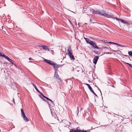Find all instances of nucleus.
<instances>
[{
  "instance_id": "1",
  "label": "nucleus",
  "mask_w": 132,
  "mask_h": 132,
  "mask_svg": "<svg viewBox=\"0 0 132 132\" xmlns=\"http://www.w3.org/2000/svg\"><path fill=\"white\" fill-rule=\"evenodd\" d=\"M67 54L69 56L71 60H74L75 59L74 56L72 55V50L70 46L68 47L67 50Z\"/></svg>"
},
{
  "instance_id": "2",
  "label": "nucleus",
  "mask_w": 132,
  "mask_h": 132,
  "mask_svg": "<svg viewBox=\"0 0 132 132\" xmlns=\"http://www.w3.org/2000/svg\"><path fill=\"white\" fill-rule=\"evenodd\" d=\"M99 14L108 18H112V16H113V15L111 13H110L109 14L106 13L105 11H102L101 12H99Z\"/></svg>"
},
{
  "instance_id": "3",
  "label": "nucleus",
  "mask_w": 132,
  "mask_h": 132,
  "mask_svg": "<svg viewBox=\"0 0 132 132\" xmlns=\"http://www.w3.org/2000/svg\"><path fill=\"white\" fill-rule=\"evenodd\" d=\"M51 66L54 68L55 71L56 70L57 71H58V69L60 67H62V65L57 64L56 63L53 62Z\"/></svg>"
},
{
  "instance_id": "4",
  "label": "nucleus",
  "mask_w": 132,
  "mask_h": 132,
  "mask_svg": "<svg viewBox=\"0 0 132 132\" xmlns=\"http://www.w3.org/2000/svg\"><path fill=\"white\" fill-rule=\"evenodd\" d=\"M41 94L42 96H43L44 98H45L47 100H49L50 101V104H49V106H54V103L52 101L51 99L49 98L48 97L45 96L42 93H41Z\"/></svg>"
},
{
  "instance_id": "5",
  "label": "nucleus",
  "mask_w": 132,
  "mask_h": 132,
  "mask_svg": "<svg viewBox=\"0 0 132 132\" xmlns=\"http://www.w3.org/2000/svg\"><path fill=\"white\" fill-rule=\"evenodd\" d=\"M54 77L57 79H59L60 80H61V78H60V77L59 76V75L58 73H57V70H56V71H55L54 72Z\"/></svg>"
},
{
  "instance_id": "6",
  "label": "nucleus",
  "mask_w": 132,
  "mask_h": 132,
  "mask_svg": "<svg viewBox=\"0 0 132 132\" xmlns=\"http://www.w3.org/2000/svg\"><path fill=\"white\" fill-rule=\"evenodd\" d=\"M98 58L99 57L98 56H95L93 60V63L95 65L96 64Z\"/></svg>"
},
{
  "instance_id": "7",
  "label": "nucleus",
  "mask_w": 132,
  "mask_h": 132,
  "mask_svg": "<svg viewBox=\"0 0 132 132\" xmlns=\"http://www.w3.org/2000/svg\"><path fill=\"white\" fill-rule=\"evenodd\" d=\"M51 114L54 117V118H55L56 117V112H55L56 111L54 110H51Z\"/></svg>"
},
{
  "instance_id": "8",
  "label": "nucleus",
  "mask_w": 132,
  "mask_h": 132,
  "mask_svg": "<svg viewBox=\"0 0 132 132\" xmlns=\"http://www.w3.org/2000/svg\"><path fill=\"white\" fill-rule=\"evenodd\" d=\"M44 61L45 62L47 63L48 64L51 65H52V63L53 62L50 61L49 60L46 59H45L44 60Z\"/></svg>"
},
{
  "instance_id": "9",
  "label": "nucleus",
  "mask_w": 132,
  "mask_h": 132,
  "mask_svg": "<svg viewBox=\"0 0 132 132\" xmlns=\"http://www.w3.org/2000/svg\"><path fill=\"white\" fill-rule=\"evenodd\" d=\"M92 10L93 12V14H99V11L98 10L95 11L93 9H92Z\"/></svg>"
},
{
  "instance_id": "10",
  "label": "nucleus",
  "mask_w": 132,
  "mask_h": 132,
  "mask_svg": "<svg viewBox=\"0 0 132 132\" xmlns=\"http://www.w3.org/2000/svg\"><path fill=\"white\" fill-rule=\"evenodd\" d=\"M6 59H7L12 64H13V61L11 59H10L8 56H6Z\"/></svg>"
},
{
  "instance_id": "11",
  "label": "nucleus",
  "mask_w": 132,
  "mask_h": 132,
  "mask_svg": "<svg viewBox=\"0 0 132 132\" xmlns=\"http://www.w3.org/2000/svg\"><path fill=\"white\" fill-rule=\"evenodd\" d=\"M42 47H43V49L45 50H48V51L50 50V49L48 48V47H47L45 45H43L42 46Z\"/></svg>"
},
{
  "instance_id": "12",
  "label": "nucleus",
  "mask_w": 132,
  "mask_h": 132,
  "mask_svg": "<svg viewBox=\"0 0 132 132\" xmlns=\"http://www.w3.org/2000/svg\"><path fill=\"white\" fill-rule=\"evenodd\" d=\"M94 44L92 46H93L94 48H96L99 50L100 49V48L97 46L95 42V43H94Z\"/></svg>"
},
{
  "instance_id": "13",
  "label": "nucleus",
  "mask_w": 132,
  "mask_h": 132,
  "mask_svg": "<svg viewBox=\"0 0 132 132\" xmlns=\"http://www.w3.org/2000/svg\"><path fill=\"white\" fill-rule=\"evenodd\" d=\"M21 116L22 117H23L25 116V114L24 113V112L22 108H21Z\"/></svg>"
},
{
  "instance_id": "14",
  "label": "nucleus",
  "mask_w": 132,
  "mask_h": 132,
  "mask_svg": "<svg viewBox=\"0 0 132 132\" xmlns=\"http://www.w3.org/2000/svg\"><path fill=\"white\" fill-rule=\"evenodd\" d=\"M109 43L110 44H115V45H117L119 46H121V47H122L121 45H120L119 44L117 43H115L112 42H109Z\"/></svg>"
},
{
  "instance_id": "15",
  "label": "nucleus",
  "mask_w": 132,
  "mask_h": 132,
  "mask_svg": "<svg viewBox=\"0 0 132 132\" xmlns=\"http://www.w3.org/2000/svg\"><path fill=\"white\" fill-rule=\"evenodd\" d=\"M120 21L122 23H123L124 24H128L129 23V22L125 21V20H123L122 19H120Z\"/></svg>"
},
{
  "instance_id": "16",
  "label": "nucleus",
  "mask_w": 132,
  "mask_h": 132,
  "mask_svg": "<svg viewBox=\"0 0 132 132\" xmlns=\"http://www.w3.org/2000/svg\"><path fill=\"white\" fill-rule=\"evenodd\" d=\"M22 117H23L24 119V120L26 122H28L29 120V119L27 118L26 116V115Z\"/></svg>"
},
{
  "instance_id": "17",
  "label": "nucleus",
  "mask_w": 132,
  "mask_h": 132,
  "mask_svg": "<svg viewBox=\"0 0 132 132\" xmlns=\"http://www.w3.org/2000/svg\"><path fill=\"white\" fill-rule=\"evenodd\" d=\"M33 86L35 88L36 90V91L40 93L41 94V93L38 90L36 86L34 84H33Z\"/></svg>"
},
{
  "instance_id": "18",
  "label": "nucleus",
  "mask_w": 132,
  "mask_h": 132,
  "mask_svg": "<svg viewBox=\"0 0 132 132\" xmlns=\"http://www.w3.org/2000/svg\"><path fill=\"white\" fill-rule=\"evenodd\" d=\"M84 39L86 40V43H87L89 44V42H90V41H91L90 40V39H89L87 38H84Z\"/></svg>"
},
{
  "instance_id": "19",
  "label": "nucleus",
  "mask_w": 132,
  "mask_h": 132,
  "mask_svg": "<svg viewBox=\"0 0 132 132\" xmlns=\"http://www.w3.org/2000/svg\"><path fill=\"white\" fill-rule=\"evenodd\" d=\"M85 85H86L87 86L88 88H89V90H91V89H92V88L90 86V85L88 84H85Z\"/></svg>"
},
{
  "instance_id": "20",
  "label": "nucleus",
  "mask_w": 132,
  "mask_h": 132,
  "mask_svg": "<svg viewBox=\"0 0 132 132\" xmlns=\"http://www.w3.org/2000/svg\"><path fill=\"white\" fill-rule=\"evenodd\" d=\"M69 132H77V129L74 130L73 129H71Z\"/></svg>"
},
{
  "instance_id": "21",
  "label": "nucleus",
  "mask_w": 132,
  "mask_h": 132,
  "mask_svg": "<svg viewBox=\"0 0 132 132\" xmlns=\"http://www.w3.org/2000/svg\"><path fill=\"white\" fill-rule=\"evenodd\" d=\"M0 56H1L2 57H5V59H6V56H7L5 55V54L2 55L1 53L0 52Z\"/></svg>"
},
{
  "instance_id": "22",
  "label": "nucleus",
  "mask_w": 132,
  "mask_h": 132,
  "mask_svg": "<svg viewBox=\"0 0 132 132\" xmlns=\"http://www.w3.org/2000/svg\"><path fill=\"white\" fill-rule=\"evenodd\" d=\"M94 43H95V42L92 41H91L89 42V44L90 45L93 46L94 44Z\"/></svg>"
},
{
  "instance_id": "23",
  "label": "nucleus",
  "mask_w": 132,
  "mask_h": 132,
  "mask_svg": "<svg viewBox=\"0 0 132 132\" xmlns=\"http://www.w3.org/2000/svg\"><path fill=\"white\" fill-rule=\"evenodd\" d=\"M102 42H103L104 43H109V42H108V41H107L106 40H102Z\"/></svg>"
},
{
  "instance_id": "24",
  "label": "nucleus",
  "mask_w": 132,
  "mask_h": 132,
  "mask_svg": "<svg viewBox=\"0 0 132 132\" xmlns=\"http://www.w3.org/2000/svg\"><path fill=\"white\" fill-rule=\"evenodd\" d=\"M128 54L130 56H132V51H130L128 52Z\"/></svg>"
},
{
  "instance_id": "25",
  "label": "nucleus",
  "mask_w": 132,
  "mask_h": 132,
  "mask_svg": "<svg viewBox=\"0 0 132 132\" xmlns=\"http://www.w3.org/2000/svg\"><path fill=\"white\" fill-rule=\"evenodd\" d=\"M77 132H83V130L77 129Z\"/></svg>"
},
{
  "instance_id": "26",
  "label": "nucleus",
  "mask_w": 132,
  "mask_h": 132,
  "mask_svg": "<svg viewBox=\"0 0 132 132\" xmlns=\"http://www.w3.org/2000/svg\"><path fill=\"white\" fill-rule=\"evenodd\" d=\"M114 16V15L112 16V18H113V19H116V20H120V19H118V18H116L114 17H113V16Z\"/></svg>"
},
{
  "instance_id": "27",
  "label": "nucleus",
  "mask_w": 132,
  "mask_h": 132,
  "mask_svg": "<svg viewBox=\"0 0 132 132\" xmlns=\"http://www.w3.org/2000/svg\"><path fill=\"white\" fill-rule=\"evenodd\" d=\"M126 63L129 66L131 67L132 68V64H131L130 63Z\"/></svg>"
},
{
  "instance_id": "28",
  "label": "nucleus",
  "mask_w": 132,
  "mask_h": 132,
  "mask_svg": "<svg viewBox=\"0 0 132 132\" xmlns=\"http://www.w3.org/2000/svg\"><path fill=\"white\" fill-rule=\"evenodd\" d=\"M90 91L93 94H95V93L94 91L93 90V89H91V90H90Z\"/></svg>"
},
{
  "instance_id": "29",
  "label": "nucleus",
  "mask_w": 132,
  "mask_h": 132,
  "mask_svg": "<svg viewBox=\"0 0 132 132\" xmlns=\"http://www.w3.org/2000/svg\"><path fill=\"white\" fill-rule=\"evenodd\" d=\"M2 30L4 32H5V31L3 29H4V27H3V26H2Z\"/></svg>"
},
{
  "instance_id": "30",
  "label": "nucleus",
  "mask_w": 132,
  "mask_h": 132,
  "mask_svg": "<svg viewBox=\"0 0 132 132\" xmlns=\"http://www.w3.org/2000/svg\"><path fill=\"white\" fill-rule=\"evenodd\" d=\"M103 48H107V49H108V48L107 47H106V46H103Z\"/></svg>"
},
{
  "instance_id": "31",
  "label": "nucleus",
  "mask_w": 132,
  "mask_h": 132,
  "mask_svg": "<svg viewBox=\"0 0 132 132\" xmlns=\"http://www.w3.org/2000/svg\"><path fill=\"white\" fill-rule=\"evenodd\" d=\"M94 95H95V96L97 97H98V96H97V95L95 93V94H93Z\"/></svg>"
},
{
  "instance_id": "32",
  "label": "nucleus",
  "mask_w": 132,
  "mask_h": 132,
  "mask_svg": "<svg viewBox=\"0 0 132 132\" xmlns=\"http://www.w3.org/2000/svg\"><path fill=\"white\" fill-rule=\"evenodd\" d=\"M29 60H33V59L31 58L30 57L29 58Z\"/></svg>"
},
{
  "instance_id": "33",
  "label": "nucleus",
  "mask_w": 132,
  "mask_h": 132,
  "mask_svg": "<svg viewBox=\"0 0 132 132\" xmlns=\"http://www.w3.org/2000/svg\"><path fill=\"white\" fill-rule=\"evenodd\" d=\"M13 102L14 103V104H15V103H14V102H14V98H13Z\"/></svg>"
},
{
  "instance_id": "34",
  "label": "nucleus",
  "mask_w": 132,
  "mask_h": 132,
  "mask_svg": "<svg viewBox=\"0 0 132 132\" xmlns=\"http://www.w3.org/2000/svg\"><path fill=\"white\" fill-rule=\"evenodd\" d=\"M110 54V52H107L106 53H104V54Z\"/></svg>"
},
{
  "instance_id": "35",
  "label": "nucleus",
  "mask_w": 132,
  "mask_h": 132,
  "mask_svg": "<svg viewBox=\"0 0 132 132\" xmlns=\"http://www.w3.org/2000/svg\"><path fill=\"white\" fill-rule=\"evenodd\" d=\"M95 86L96 87L98 88V89L99 90H100V89L99 88H98V87L97 86H96L95 85Z\"/></svg>"
},
{
  "instance_id": "36",
  "label": "nucleus",
  "mask_w": 132,
  "mask_h": 132,
  "mask_svg": "<svg viewBox=\"0 0 132 132\" xmlns=\"http://www.w3.org/2000/svg\"><path fill=\"white\" fill-rule=\"evenodd\" d=\"M77 111H78V113H79L78 107V108H77Z\"/></svg>"
},
{
  "instance_id": "37",
  "label": "nucleus",
  "mask_w": 132,
  "mask_h": 132,
  "mask_svg": "<svg viewBox=\"0 0 132 132\" xmlns=\"http://www.w3.org/2000/svg\"><path fill=\"white\" fill-rule=\"evenodd\" d=\"M91 38H92V39H95V40H97V39H96L94 38H92V37H91Z\"/></svg>"
},
{
  "instance_id": "38",
  "label": "nucleus",
  "mask_w": 132,
  "mask_h": 132,
  "mask_svg": "<svg viewBox=\"0 0 132 132\" xmlns=\"http://www.w3.org/2000/svg\"><path fill=\"white\" fill-rule=\"evenodd\" d=\"M83 132H88V131L86 130H83Z\"/></svg>"
},
{
  "instance_id": "39",
  "label": "nucleus",
  "mask_w": 132,
  "mask_h": 132,
  "mask_svg": "<svg viewBox=\"0 0 132 132\" xmlns=\"http://www.w3.org/2000/svg\"><path fill=\"white\" fill-rule=\"evenodd\" d=\"M40 97H41L43 99V100L45 101V99H43V98L41 97V96H40Z\"/></svg>"
},
{
  "instance_id": "40",
  "label": "nucleus",
  "mask_w": 132,
  "mask_h": 132,
  "mask_svg": "<svg viewBox=\"0 0 132 132\" xmlns=\"http://www.w3.org/2000/svg\"><path fill=\"white\" fill-rule=\"evenodd\" d=\"M92 21V20L91 19L90 20V22H91V21Z\"/></svg>"
},
{
  "instance_id": "41",
  "label": "nucleus",
  "mask_w": 132,
  "mask_h": 132,
  "mask_svg": "<svg viewBox=\"0 0 132 132\" xmlns=\"http://www.w3.org/2000/svg\"><path fill=\"white\" fill-rule=\"evenodd\" d=\"M112 86L113 87H114V86L113 85H112Z\"/></svg>"
},
{
  "instance_id": "42",
  "label": "nucleus",
  "mask_w": 132,
  "mask_h": 132,
  "mask_svg": "<svg viewBox=\"0 0 132 132\" xmlns=\"http://www.w3.org/2000/svg\"><path fill=\"white\" fill-rule=\"evenodd\" d=\"M100 92L101 93V94H102V93H101V90H100Z\"/></svg>"
},
{
  "instance_id": "43",
  "label": "nucleus",
  "mask_w": 132,
  "mask_h": 132,
  "mask_svg": "<svg viewBox=\"0 0 132 132\" xmlns=\"http://www.w3.org/2000/svg\"><path fill=\"white\" fill-rule=\"evenodd\" d=\"M91 23H94V22H92Z\"/></svg>"
},
{
  "instance_id": "44",
  "label": "nucleus",
  "mask_w": 132,
  "mask_h": 132,
  "mask_svg": "<svg viewBox=\"0 0 132 132\" xmlns=\"http://www.w3.org/2000/svg\"><path fill=\"white\" fill-rule=\"evenodd\" d=\"M78 25L79 26V24H80V23H78Z\"/></svg>"
},
{
  "instance_id": "45",
  "label": "nucleus",
  "mask_w": 132,
  "mask_h": 132,
  "mask_svg": "<svg viewBox=\"0 0 132 132\" xmlns=\"http://www.w3.org/2000/svg\"><path fill=\"white\" fill-rule=\"evenodd\" d=\"M96 54H97V53H96V52H94Z\"/></svg>"
}]
</instances>
